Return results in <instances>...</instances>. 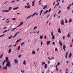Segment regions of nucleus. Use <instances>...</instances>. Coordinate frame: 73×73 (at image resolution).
<instances>
[{"label":"nucleus","instance_id":"nucleus-59","mask_svg":"<svg viewBox=\"0 0 73 73\" xmlns=\"http://www.w3.org/2000/svg\"><path fill=\"white\" fill-rule=\"evenodd\" d=\"M56 70H57V71H58V68H56Z\"/></svg>","mask_w":73,"mask_h":73},{"label":"nucleus","instance_id":"nucleus-39","mask_svg":"<svg viewBox=\"0 0 73 73\" xmlns=\"http://www.w3.org/2000/svg\"><path fill=\"white\" fill-rule=\"evenodd\" d=\"M65 23H68V20H67L65 19Z\"/></svg>","mask_w":73,"mask_h":73},{"label":"nucleus","instance_id":"nucleus-37","mask_svg":"<svg viewBox=\"0 0 73 73\" xmlns=\"http://www.w3.org/2000/svg\"><path fill=\"white\" fill-rule=\"evenodd\" d=\"M11 9H12V7H9V11L10 10H11Z\"/></svg>","mask_w":73,"mask_h":73},{"label":"nucleus","instance_id":"nucleus-36","mask_svg":"<svg viewBox=\"0 0 73 73\" xmlns=\"http://www.w3.org/2000/svg\"><path fill=\"white\" fill-rule=\"evenodd\" d=\"M20 46H18V48L17 49L18 50H20Z\"/></svg>","mask_w":73,"mask_h":73},{"label":"nucleus","instance_id":"nucleus-18","mask_svg":"<svg viewBox=\"0 0 73 73\" xmlns=\"http://www.w3.org/2000/svg\"><path fill=\"white\" fill-rule=\"evenodd\" d=\"M68 52H66V56H65V57L66 58H67V56H68Z\"/></svg>","mask_w":73,"mask_h":73},{"label":"nucleus","instance_id":"nucleus-27","mask_svg":"<svg viewBox=\"0 0 73 73\" xmlns=\"http://www.w3.org/2000/svg\"><path fill=\"white\" fill-rule=\"evenodd\" d=\"M55 38V36H54V35H53V36H52V40H54V39Z\"/></svg>","mask_w":73,"mask_h":73},{"label":"nucleus","instance_id":"nucleus-60","mask_svg":"<svg viewBox=\"0 0 73 73\" xmlns=\"http://www.w3.org/2000/svg\"><path fill=\"white\" fill-rule=\"evenodd\" d=\"M32 33H36V31L32 32Z\"/></svg>","mask_w":73,"mask_h":73},{"label":"nucleus","instance_id":"nucleus-25","mask_svg":"<svg viewBox=\"0 0 73 73\" xmlns=\"http://www.w3.org/2000/svg\"><path fill=\"white\" fill-rule=\"evenodd\" d=\"M32 54H35V51L34 50H33V51L32 52Z\"/></svg>","mask_w":73,"mask_h":73},{"label":"nucleus","instance_id":"nucleus-34","mask_svg":"<svg viewBox=\"0 0 73 73\" xmlns=\"http://www.w3.org/2000/svg\"><path fill=\"white\" fill-rule=\"evenodd\" d=\"M12 35L10 36V37H9L8 38L9 39H11V38H12Z\"/></svg>","mask_w":73,"mask_h":73},{"label":"nucleus","instance_id":"nucleus-50","mask_svg":"<svg viewBox=\"0 0 73 73\" xmlns=\"http://www.w3.org/2000/svg\"><path fill=\"white\" fill-rule=\"evenodd\" d=\"M24 42H23L21 44V46H22L23 45H24Z\"/></svg>","mask_w":73,"mask_h":73},{"label":"nucleus","instance_id":"nucleus-13","mask_svg":"<svg viewBox=\"0 0 73 73\" xmlns=\"http://www.w3.org/2000/svg\"><path fill=\"white\" fill-rule=\"evenodd\" d=\"M58 32H59V33H61V30H60V28H59V29H58Z\"/></svg>","mask_w":73,"mask_h":73},{"label":"nucleus","instance_id":"nucleus-20","mask_svg":"<svg viewBox=\"0 0 73 73\" xmlns=\"http://www.w3.org/2000/svg\"><path fill=\"white\" fill-rule=\"evenodd\" d=\"M47 68V64H45L44 66V68L45 69H46Z\"/></svg>","mask_w":73,"mask_h":73},{"label":"nucleus","instance_id":"nucleus-49","mask_svg":"<svg viewBox=\"0 0 73 73\" xmlns=\"http://www.w3.org/2000/svg\"><path fill=\"white\" fill-rule=\"evenodd\" d=\"M42 12H43V10H42L41 11H40V13H42Z\"/></svg>","mask_w":73,"mask_h":73},{"label":"nucleus","instance_id":"nucleus-41","mask_svg":"<svg viewBox=\"0 0 73 73\" xmlns=\"http://www.w3.org/2000/svg\"><path fill=\"white\" fill-rule=\"evenodd\" d=\"M16 19V18H12L11 19L13 20H15Z\"/></svg>","mask_w":73,"mask_h":73},{"label":"nucleus","instance_id":"nucleus-14","mask_svg":"<svg viewBox=\"0 0 73 73\" xmlns=\"http://www.w3.org/2000/svg\"><path fill=\"white\" fill-rule=\"evenodd\" d=\"M65 48H66V46H65V45H64L63 46V50L64 51H65Z\"/></svg>","mask_w":73,"mask_h":73},{"label":"nucleus","instance_id":"nucleus-17","mask_svg":"<svg viewBox=\"0 0 73 73\" xmlns=\"http://www.w3.org/2000/svg\"><path fill=\"white\" fill-rule=\"evenodd\" d=\"M21 38H20V39H19V40H17L16 41V42H17V43L19 42L20 41H21Z\"/></svg>","mask_w":73,"mask_h":73},{"label":"nucleus","instance_id":"nucleus-63","mask_svg":"<svg viewBox=\"0 0 73 73\" xmlns=\"http://www.w3.org/2000/svg\"><path fill=\"white\" fill-rule=\"evenodd\" d=\"M64 38H65V36H63V40H64Z\"/></svg>","mask_w":73,"mask_h":73},{"label":"nucleus","instance_id":"nucleus-30","mask_svg":"<svg viewBox=\"0 0 73 73\" xmlns=\"http://www.w3.org/2000/svg\"><path fill=\"white\" fill-rule=\"evenodd\" d=\"M57 6H58V5H59V2H58V3H57V4H56L55 6V7H56L57 6Z\"/></svg>","mask_w":73,"mask_h":73},{"label":"nucleus","instance_id":"nucleus-12","mask_svg":"<svg viewBox=\"0 0 73 73\" xmlns=\"http://www.w3.org/2000/svg\"><path fill=\"white\" fill-rule=\"evenodd\" d=\"M7 66H6L5 67L3 68V69L4 70H6V69H7Z\"/></svg>","mask_w":73,"mask_h":73},{"label":"nucleus","instance_id":"nucleus-21","mask_svg":"<svg viewBox=\"0 0 73 73\" xmlns=\"http://www.w3.org/2000/svg\"><path fill=\"white\" fill-rule=\"evenodd\" d=\"M5 60H4L3 62V64H2L3 66H4V64H5Z\"/></svg>","mask_w":73,"mask_h":73},{"label":"nucleus","instance_id":"nucleus-23","mask_svg":"<svg viewBox=\"0 0 73 73\" xmlns=\"http://www.w3.org/2000/svg\"><path fill=\"white\" fill-rule=\"evenodd\" d=\"M43 36L42 35L41 36H40V39H42V38H43Z\"/></svg>","mask_w":73,"mask_h":73},{"label":"nucleus","instance_id":"nucleus-45","mask_svg":"<svg viewBox=\"0 0 73 73\" xmlns=\"http://www.w3.org/2000/svg\"><path fill=\"white\" fill-rule=\"evenodd\" d=\"M37 28V27H35L34 28V30L35 29H36V28Z\"/></svg>","mask_w":73,"mask_h":73},{"label":"nucleus","instance_id":"nucleus-5","mask_svg":"<svg viewBox=\"0 0 73 73\" xmlns=\"http://www.w3.org/2000/svg\"><path fill=\"white\" fill-rule=\"evenodd\" d=\"M20 32L19 31L18 32L16 33L15 34L14 36L13 37V38H14V37H15L17 35V33H19Z\"/></svg>","mask_w":73,"mask_h":73},{"label":"nucleus","instance_id":"nucleus-57","mask_svg":"<svg viewBox=\"0 0 73 73\" xmlns=\"http://www.w3.org/2000/svg\"><path fill=\"white\" fill-rule=\"evenodd\" d=\"M39 32H40V31H38L37 32V33L38 34L39 33Z\"/></svg>","mask_w":73,"mask_h":73},{"label":"nucleus","instance_id":"nucleus-3","mask_svg":"<svg viewBox=\"0 0 73 73\" xmlns=\"http://www.w3.org/2000/svg\"><path fill=\"white\" fill-rule=\"evenodd\" d=\"M6 66L7 67V66H9V67H11V65L10 64V62L9 61L6 64Z\"/></svg>","mask_w":73,"mask_h":73},{"label":"nucleus","instance_id":"nucleus-22","mask_svg":"<svg viewBox=\"0 0 73 73\" xmlns=\"http://www.w3.org/2000/svg\"><path fill=\"white\" fill-rule=\"evenodd\" d=\"M72 19H69V21H68L69 23H71V22H72Z\"/></svg>","mask_w":73,"mask_h":73},{"label":"nucleus","instance_id":"nucleus-51","mask_svg":"<svg viewBox=\"0 0 73 73\" xmlns=\"http://www.w3.org/2000/svg\"><path fill=\"white\" fill-rule=\"evenodd\" d=\"M50 11H51V8H50L48 11V12H50Z\"/></svg>","mask_w":73,"mask_h":73},{"label":"nucleus","instance_id":"nucleus-7","mask_svg":"<svg viewBox=\"0 0 73 73\" xmlns=\"http://www.w3.org/2000/svg\"><path fill=\"white\" fill-rule=\"evenodd\" d=\"M35 1H36L35 0H34L33 2H32V4H32V7H33L34 6V5H35Z\"/></svg>","mask_w":73,"mask_h":73},{"label":"nucleus","instance_id":"nucleus-24","mask_svg":"<svg viewBox=\"0 0 73 73\" xmlns=\"http://www.w3.org/2000/svg\"><path fill=\"white\" fill-rule=\"evenodd\" d=\"M42 65L44 66V64H45H45H45V62H42Z\"/></svg>","mask_w":73,"mask_h":73},{"label":"nucleus","instance_id":"nucleus-33","mask_svg":"<svg viewBox=\"0 0 73 73\" xmlns=\"http://www.w3.org/2000/svg\"><path fill=\"white\" fill-rule=\"evenodd\" d=\"M15 1H15V0H14L13 1H12L11 2V3H15Z\"/></svg>","mask_w":73,"mask_h":73},{"label":"nucleus","instance_id":"nucleus-15","mask_svg":"<svg viewBox=\"0 0 73 73\" xmlns=\"http://www.w3.org/2000/svg\"><path fill=\"white\" fill-rule=\"evenodd\" d=\"M23 64L25 65H26V61H25V60H24Z\"/></svg>","mask_w":73,"mask_h":73},{"label":"nucleus","instance_id":"nucleus-61","mask_svg":"<svg viewBox=\"0 0 73 73\" xmlns=\"http://www.w3.org/2000/svg\"><path fill=\"white\" fill-rule=\"evenodd\" d=\"M51 58L52 60H53V59H54V57H52V58Z\"/></svg>","mask_w":73,"mask_h":73},{"label":"nucleus","instance_id":"nucleus-52","mask_svg":"<svg viewBox=\"0 0 73 73\" xmlns=\"http://www.w3.org/2000/svg\"><path fill=\"white\" fill-rule=\"evenodd\" d=\"M52 44L53 45H55V42H53Z\"/></svg>","mask_w":73,"mask_h":73},{"label":"nucleus","instance_id":"nucleus-55","mask_svg":"<svg viewBox=\"0 0 73 73\" xmlns=\"http://www.w3.org/2000/svg\"><path fill=\"white\" fill-rule=\"evenodd\" d=\"M60 63L59 62H58V64H57V65H60Z\"/></svg>","mask_w":73,"mask_h":73},{"label":"nucleus","instance_id":"nucleus-10","mask_svg":"<svg viewBox=\"0 0 73 73\" xmlns=\"http://www.w3.org/2000/svg\"><path fill=\"white\" fill-rule=\"evenodd\" d=\"M50 41H47V45H49L50 44Z\"/></svg>","mask_w":73,"mask_h":73},{"label":"nucleus","instance_id":"nucleus-44","mask_svg":"<svg viewBox=\"0 0 73 73\" xmlns=\"http://www.w3.org/2000/svg\"><path fill=\"white\" fill-rule=\"evenodd\" d=\"M69 37H70V35H69V34H68L67 35V37H68V38H69Z\"/></svg>","mask_w":73,"mask_h":73},{"label":"nucleus","instance_id":"nucleus-56","mask_svg":"<svg viewBox=\"0 0 73 73\" xmlns=\"http://www.w3.org/2000/svg\"><path fill=\"white\" fill-rule=\"evenodd\" d=\"M42 42H41V46H42Z\"/></svg>","mask_w":73,"mask_h":73},{"label":"nucleus","instance_id":"nucleus-28","mask_svg":"<svg viewBox=\"0 0 73 73\" xmlns=\"http://www.w3.org/2000/svg\"><path fill=\"white\" fill-rule=\"evenodd\" d=\"M48 11H49L48 10H47L46 11H45V12H44V14H45L46 13H47V12H48Z\"/></svg>","mask_w":73,"mask_h":73},{"label":"nucleus","instance_id":"nucleus-54","mask_svg":"<svg viewBox=\"0 0 73 73\" xmlns=\"http://www.w3.org/2000/svg\"><path fill=\"white\" fill-rule=\"evenodd\" d=\"M51 35L52 36H54L53 35V32H52L51 33Z\"/></svg>","mask_w":73,"mask_h":73},{"label":"nucleus","instance_id":"nucleus-38","mask_svg":"<svg viewBox=\"0 0 73 73\" xmlns=\"http://www.w3.org/2000/svg\"><path fill=\"white\" fill-rule=\"evenodd\" d=\"M30 7H31V5H29L28 6H27V8H29Z\"/></svg>","mask_w":73,"mask_h":73},{"label":"nucleus","instance_id":"nucleus-48","mask_svg":"<svg viewBox=\"0 0 73 73\" xmlns=\"http://www.w3.org/2000/svg\"><path fill=\"white\" fill-rule=\"evenodd\" d=\"M2 12H5V10H3V11H2Z\"/></svg>","mask_w":73,"mask_h":73},{"label":"nucleus","instance_id":"nucleus-40","mask_svg":"<svg viewBox=\"0 0 73 73\" xmlns=\"http://www.w3.org/2000/svg\"><path fill=\"white\" fill-rule=\"evenodd\" d=\"M21 57V55H19L18 56L19 58H20Z\"/></svg>","mask_w":73,"mask_h":73},{"label":"nucleus","instance_id":"nucleus-9","mask_svg":"<svg viewBox=\"0 0 73 73\" xmlns=\"http://www.w3.org/2000/svg\"><path fill=\"white\" fill-rule=\"evenodd\" d=\"M61 25H64V20H63L61 21Z\"/></svg>","mask_w":73,"mask_h":73},{"label":"nucleus","instance_id":"nucleus-2","mask_svg":"<svg viewBox=\"0 0 73 73\" xmlns=\"http://www.w3.org/2000/svg\"><path fill=\"white\" fill-rule=\"evenodd\" d=\"M36 13H34L32 15H31L28 17L26 19H29V18H31V17H33V16H34L36 15Z\"/></svg>","mask_w":73,"mask_h":73},{"label":"nucleus","instance_id":"nucleus-35","mask_svg":"<svg viewBox=\"0 0 73 73\" xmlns=\"http://www.w3.org/2000/svg\"><path fill=\"white\" fill-rule=\"evenodd\" d=\"M46 7H47V5H46L43 8V9H45V8H46Z\"/></svg>","mask_w":73,"mask_h":73},{"label":"nucleus","instance_id":"nucleus-31","mask_svg":"<svg viewBox=\"0 0 73 73\" xmlns=\"http://www.w3.org/2000/svg\"><path fill=\"white\" fill-rule=\"evenodd\" d=\"M5 36V34H3L2 35H1L0 36V38H1V37H3V36Z\"/></svg>","mask_w":73,"mask_h":73},{"label":"nucleus","instance_id":"nucleus-47","mask_svg":"<svg viewBox=\"0 0 73 73\" xmlns=\"http://www.w3.org/2000/svg\"><path fill=\"white\" fill-rule=\"evenodd\" d=\"M9 11V10H5V12H8Z\"/></svg>","mask_w":73,"mask_h":73},{"label":"nucleus","instance_id":"nucleus-62","mask_svg":"<svg viewBox=\"0 0 73 73\" xmlns=\"http://www.w3.org/2000/svg\"><path fill=\"white\" fill-rule=\"evenodd\" d=\"M7 2H8L7 1L5 2V3H3L4 4H5L7 3Z\"/></svg>","mask_w":73,"mask_h":73},{"label":"nucleus","instance_id":"nucleus-6","mask_svg":"<svg viewBox=\"0 0 73 73\" xmlns=\"http://www.w3.org/2000/svg\"><path fill=\"white\" fill-rule=\"evenodd\" d=\"M59 44L60 46H62V42H61V40H60L59 41Z\"/></svg>","mask_w":73,"mask_h":73},{"label":"nucleus","instance_id":"nucleus-64","mask_svg":"<svg viewBox=\"0 0 73 73\" xmlns=\"http://www.w3.org/2000/svg\"><path fill=\"white\" fill-rule=\"evenodd\" d=\"M5 33L7 32V30H5L4 31Z\"/></svg>","mask_w":73,"mask_h":73},{"label":"nucleus","instance_id":"nucleus-42","mask_svg":"<svg viewBox=\"0 0 73 73\" xmlns=\"http://www.w3.org/2000/svg\"><path fill=\"white\" fill-rule=\"evenodd\" d=\"M12 44H11L10 45H9V46H8V47L9 48H11V46H12Z\"/></svg>","mask_w":73,"mask_h":73},{"label":"nucleus","instance_id":"nucleus-11","mask_svg":"<svg viewBox=\"0 0 73 73\" xmlns=\"http://www.w3.org/2000/svg\"><path fill=\"white\" fill-rule=\"evenodd\" d=\"M19 9V7H17L13 9V10H17Z\"/></svg>","mask_w":73,"mask_h":73},{"label":"nucleus","instance_id":"nucleus-32","mask_svg":"<svg viewBox=\"0 0 73 73\" xmlns=\"http://www.w3.org/2000/svg\"><path fill=\"white\" fill-rule=\"evenodd\" d=\"M17 28V27L14 28L13 29L11 30V31H13L14 30H15V29H16Z\"/></svg>","mask_w":73,"mask_h":73},{"label":"nucleus","instance_id":"nucleus-8","mask_svg":"<svg viewBox=\"0 0 73 73\" xmlns=\"http://www.w3.org/2000/svg\"><path fill=\"white\" fill-rule=\"evenodd\" d=\"M14 61L15 62V64L16 65V64H17V63H18V61H17V60L16 59H15L14 60Z\"/></svg>","mask_w":73,"mask_h":73},{"label":"nucleus","instance_id":"nucleus-58","mask_svg":"<svg viewBox=\"0 0 73 73\" xmlns=\"http://www.w3.org/2000/svg\"><path fill=\"white\" fill-rule=\"evenodd\" d=\"M50 60H49L48 62V64H50Z\"/></svg>","mask_w":73,"mask_h":73},{"label":"nucleus","instance_id":"nucleus-43","mask_svg":"<svg viewBox=\"0 0 73 73\" xmlns=\"http://www.w3.org/2000/svg\"><path fill=\"white\" fill-rule=\"evenodd\" d=\"M61 10L59 11L58 12V14H60V13H61Z\"/></svg>","mask_w":73,"mask_h":73},{"label":"nucleus","instance_id":"nucleus-16","mask_svg":"<svg viewBox=\"0 0 73 73\" xmlns=\"http://www.w3.org/2000/svg\"><path fill=\"white\" fill-rule=\"evenodd\" d=\"M72 57V53L70 52L69 55V58H70Z\"/></svg>","mask_w":73,"mask_h":73},{"label":"nucleus","instance_id":"nucleus-19","mask_svg":"<svg viewBox=\"0 0 73 73\" xmlns=\"http://www.w3.org/2000/svg\"><path fill=\"white\" fill-rule=\"evenodd\" d=\"M3 56H4V55H3V54H2L0 56V58H1V59L3 58Z\"/></svg>","mask_w":73,"mask_h":73},{"label":"nucleus","instance_id":"nucleus-46","mask_svg":"<svg viewBox=\"0 0 73 73\" xmlns=\"http://www.w3.org/2000/svg\"><path fill=\"white\" fill-rule=\"evenodd\" d=\"M57 50L58 51V49H57V48H56L55 49V51L56 52Z\"/></svg>","mask_w":73,"mask_h":73},{"label":"nucleus","instance_id":"nucleus-1","mask_svg":"<svg viewBox=\"0 0 73 73\" xmlns=\"http://www.w3.org/2000/svg\"><path fill=\"white\" fill-rule=\"evenodd\" d=\"M36 13H34L32 15H31L28 17L26 19H29V18H31V17H33V16H34L36 15Z\"/></svg>","mask_w":73,"mask_h":73},{"label":"nucleus","instance_id":"nucleus-4","mask_svg":"<svg viewBox=\"0 0 73 73\" xmlns=\"http://www.w3.org/2000/svg\"><path fill=\"white\" fill-rule=\"evenodd\" d=\"M6 60V62L7 63L8 61H9V60H8V57H6L5 58Z\"/></svg>","mask_w":73,"mask_h":73},{"label":"nucleus","instance_id":"nucleus-29","mask_svg":"<svg viewBox=\"0 0 73 73\" xmlns=\"http://www.w3.org/2000/svg\"><path fill=\"white\" fill-rule=\"evenodd\" d=\"M23 22H22L19 25L21 26V25H23Z\"/></svg>","mask_w":73,"mask_h":73},{"label":"nucleus","instance_id":"nucleus-26","mask_svg":"<svg viewBox=\"0 0 73 73\" xmlns=\"http://www.w3.org/2000/svg\"><path fill=\"white\" fill-rule=\"evenodd\" d=\"M11 48L9 49V50L8 52L9 53H11Z\"/></svg>","mask_w":73,"mask_h":73},{"label":"nucleus","instance_id":"nucleus-53","mask_svg":"<svg viewBox=\"0 0 73 73\" xmlns=\"http://www.w3.org/2000/svg\"><path fill=\"white\" fill-rule=\"evenodd\" d=\"M70 9V7H67V9Z\"/></svg>","mask_w":73,"mask_h":73}]
</instances>
